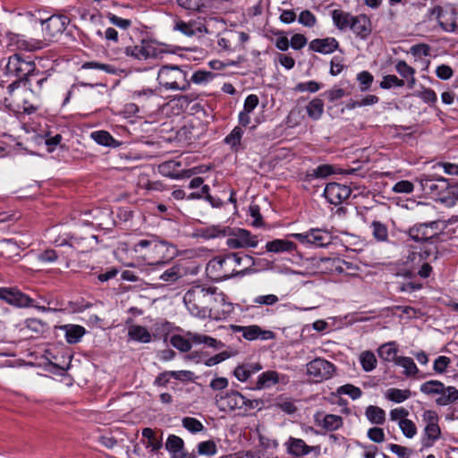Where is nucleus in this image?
Returning a JSON list of instances; mask_svg holds the SVG:
<instances>
[{"label": "nucleus", "mask_w": 458, "mask_h": 458, "mask_svg": "<svg viewBox=\"0 0 458 458\" xmlns=\"http://www.w3.org/2000/svg\"><path fill=\"white\" fill-rule=\"evenodd\" d=\"M191 338L186 339L185 337H183L180 335H173L170 340L171 344L174 348H176L177 350L183 352L191 350Z\"/></svg>", "instance_id": "nucleus-59"}, {"label": "nucleus", "mask_w": 458, "mask_h": 458, "mask_svg": "<svg viewBox=\"0 0 458 458\" xmlns=\"http://www.w3.org/2000/svg\"><path fill=\"white\" fill-rule=\"evenodd\" d=\"M259 103V97L255 94L247 96L243 103V108L239 113L238 122L242 127H246L250 123V114L255 110Z\"/></svg>", "instance_id": "nucleus-24"}, {"label": "nucleus", "mask_w": 458, "mask_h": 458, "mask_svg": "<svg viewBox=\"0 0 458 458\" xmlns=\"http://www.w3.org/2000/svg\"><path fill=\"white\" fill-rule=\"evenodd\" d=\"M350 30L361 39L367 38L371 32V21L366 14L354 15Z\"/></svg>", "instance_id": "nucleus-22"}, {"label": "nucleus", "mask_w": 458, "mask_h": 458, "mask_svg": "<svg viewBox=\"0 0 458 458\" xmlns=\"http://www.w3.org/2000/svg\"><path fill=\"white\" fill-rule=\"evenodd\" d=\"M311 264L317 267L319 273H337L344 272L343 265L346 264L344 260L339 258H313Z\"/></svg>", "instance_id": "nucleus-19"}, {"label": "nucleus", "mask_w": 458, "mask_h": 458, "mask_svg": "<svg viewBox=\"0 0 458 458\" xmlns=\"http://www.w3.org/2000/svg\"><path fill=\"white\" fill-rule=\"evenodd\" d=\"M307 375L315 382H322L333 377L335 366L330 361L316 358L310 361L307 365Z\"/></svg>", "instance_id": "nucleus-14"}, {"label": "nucleus", "mask_w": 458, "mask_h": 458, "mask_svg": "<svg viewBox=\"0 0 458 458\" xmlns=\"http://www.w3.org/2000/svg\"><path fill=\"white\" fill-rule=\"evenodd\" d=\"M308 116L316 121L321 118L324 113V102L318 98H313L306 106Z\"/></svg>", "instance_id": "nucleus-47"}, {"label": "nucleus", "mask_w": 458, "mask_h": 458, "mask_svg": "<svg viewBox=\"0 0 458 458\" xmlns=\"http://www.w3.org/2000/svg\"><path fill=\"white\" fill-rule=\"evenodd\" d=\"M309 47L314 52L329 55L338 49L339 43L335 38L327 37L311 40Z\"/></svg>", "instance_id": "nucleus-23"}, {"label": "nucleus", "mask_w": 458, "mask_h": 458, "mask_svg": "<svg viewBox=\"0 0 458 458\" xmlns=\"http://www.w3.org/2000/svg\"><path fill=\"white\" fill-rule=\"evenodd\" d=\"M90 136L98 145L110 148H117L120 146V142L106 131H93Z\"/></svg>", "instance_id": "nucleus-39"}, {"label": "nucleus", "mask_w": 458, "mask_h": 458, "mask_svg": "<svg viewBox=\"0 0 458 458\" xmlns=\"http://www.w3.org/2000/svg\"><path fill=\"white\" fill-rule=\"evenodd\" d=\"M322 88V85L315 81H309L304 82H300L295 86V90L299 92H310L315 93L318 92Z\"/></svg>", "instance_id": "nucleus-64"}, {"label": "nucleus", "mask_w": 458, "mask_h": 458, "mask_svg": "<svg viewBox=\"0 0 458 458\" xmlns=\"http://www.w3.org/2000/svg\"><path fill=\"white\" fill-rule=\"evenodd\" d=\"M371 229L373 236L380 242L386 241L388 237L387 227L385 224L379 221H373L371 223Z\"/></svg>", "instance_id": "nucleus-57"}, {"label": "nucleus", "mask_w": 458, "mask_h": 458, "mask_svg": "<svg viewBox=\"0 0 458 458\" xmlns=\"http://www.w3.org/2000/svg\"><path fill=\"white\" fill-rule=\"evenodd\" d=\"M415 96L429 106H434L437 101L436 92L429 88H422L421 90L415 93Z\"/></svg>", "instance_id": "nucleus-58"}, {"label": "nucleus", "mask_w": 458, "mask_h": 458, "mask_svg": "<svg viewBox=\"0 0 458 458\" xmlns=\"http://www.w3.org/2000/svg\"><path fill=\"white\" fill-rule=\"evenodd\" d=\"M422 192L425 195L439 199L443 203L448 202L446 197L447 190L449 189L448 180L438 176L422 174L416 179Z\"/></svg>", "instance_id": "nucleus-6"}, {"label": "nucleus", "mask_w": 458, "mask_h": 458, "mask_svg": "<svg viewBox=\"0 0 458 458\" xmlns=\"http://www.w3.org/2000/svg\"><path fill=\"white\" fill-rule=\"evenodd\" d=\"M185 275L184 269L180 265H174L165 270L159 279L165 283H174Z\"/></svg>", "instance_id": "nucleus-46"}, {"label": "nucleus", "mask_w": 458, "mask_h": 458, "mask_svg": "<svg viewBox=\"0 0 458 458\" xmlns=\"http://www.w3.org/2000/svg\"><path fill=\"white\" fill-rule=\"evenodd\" d=\"M334 166L330 165H320L311 171L308 176L311 179L326 178L335 174Z\"/></svg>", "instance_id": "nucleus-56"}, {"label": "nucleus", "mask_w": 458, "mask_h": 458, "mask_svg": "<svg viewBox=\"0 0 458 458\" xmlns=\"http://www.w3.org/2000/svg\"><path fill=\"white\" fill-rule=\"evenodd\" d=\"M156 238L157 236L150 235L148 239H141L134 243L132 250L135 252H140L141 250H146V254L148 256L149 250H152V244H154Z\"/></svg>", "instance_id": "nucleus-63"}, {"label": "nucleus", "mask_w": 458, "mask_h": 458, "mask_svg": "<svg viewBox=\"0 0 458 458\" xmlns=\"http://www.w3.org/2000/svg\"><path fill=\"white\" fill-rule=\"evenodd\" d=\"M175 254V248L166 241H161L156 238L152 250H149L148 258L153 261L148 265L152 267L153 270L162 268Z\"/></svg>", "instance_id": "nucleus-10"}, {"label": "nucleus", "mask_w": 458, "mask_h": 458, "mask_svg": "<svg viewBox=\"0 0 458 458\" xmlns=\"http://www.w3.org/2000/svg\"><path fill=\"white\" fill-rule=\"evenodd\" d=\"M422 421L425 425L421 437L422 448H429L434 445L441 437V429L438 425L439 417L437 411L426 410L422 413Z\"/></svg>", "instance_id": "nucleus-9"}, {"label": "nucleus", "mask_w": 458, "mask_h": 458, "mask_svg": "<svg viewBox=\"0 0 458 458\" xmlns=\"http://www.w3.org/2000/svg\"><path fill=\"white\" fill-rule=\"evenodd\" d=\"M143 39L139 45L128 46L124 48V54L128 57H131L139 61H146V55L144 52Z\"/></svg>", "instance_id": "nucleus-50"}, {"label": "nucleus", "mask_w": 458, "mask_h": 458, "mask_svg": "<svg viewBox=\"0 0 458 458\" xmlns=\"http://www.w3.org/2000/svg\"><path fill=\"white\" fill-rule=\"evenodd\" d=\"M60 329L64 333L65 340L70 344L79 343L86 334L85 327L80 325L66 324L61 326Z\"/></svg>", "instance_id": "nucleus-28"}, {"label": "nucleus", "mask_w": 458, "mask_h": 458, "mask_svg": "<svg viewBox=\"0 0 458 458\" xmlns=\"http://www.w3.org/2000/svg\"><path fill=\"white\" fill-rule=\"evenodd\" d=\"M351 193L352 190L349 186L337 182H329L326 185L323 195L330 204L338 206L347 200Z\"/></svg>", "instance_id": "nucleus-18"}, {"label": "nucleus", "mask_w": 458, "mask_h": 458, "mask_svg": "<svg viewBox=\"0 0 458 458\" xmlns=\"http://www.w3.org/2000/svg\"><path fill=\"white\" fill-rule=\"evenodd\" d=\"M182 423L183 428L191 433L200 432L204 428L203 424L199 420L192 417L183 418Z\"/></svg>", "instance_id": "nucleus-61"}, {"label": "nucleus", "mask_w": 458, "mask_h": 458, "mask_svg": "<svg viewBox=\"0 0 458 458\" xmlns=\"http://www.w3.org/2000/svg\"><path fill=\"white\" fill-rule=\"evenodd\" d=\"M30 21H39L42 25V32L45 39L52 40L56 36L62 34L67 25L70 23V19L66 15H52L47 20L37 19L31 13H26L24 14Z\"/></svg>", "instance_id": "nucleus-7"}, {"label": "nucleus", "mask_w": 458, "mask_h": 458, "mask_svg": "<svg viewBox=\"0 0 458 458\" xmlns=\"http://www.w3.org/2000/svg\"><path fill=\"white\" fill-rule=\"evenodd\" d=\"M233 332L242 333V336L249 341L257 339L267 340L274 336L273 332L269 330H263L257 325H251L247 327L242 326H233Z\"/></svg>", "instance_id": "nucleus-20"}, {"label": "nucleus", "mask_w": 458, "mask_h": 458, "mask_svg": "<svg viewBox=\"0 0 458 458\" xmlns=\"http://www.w3.org/2000/svg\"><path fill=\"white\" fill-rule=\"evenodd\" d=\"M180 166L181 163L179 161L168 160L161 163L158 165V172L165 177L179 179L182 177V174L179 171Z\"/></svg>", "instance_id": "nucleus-37"}, {"label": "nucleus", "mask_w": 458, "mask_h": 458, "mask_svg": "<svg viewBox=\"0 0 458 458\" xmlns=\"http://www.w3.org/2000/svg\"><path fill=\"white\" fill-rule=\"evenodd\" d=\"M207 294L210 297L208 299V311L218 309L219 306L227 308L226 311L231 310L232 304L226 301L225 295L222 292H218L216 287H207Z\"/></svg>", "instance_id": "nucleus-29"}, {"label": "nucleus", "mask_w": 458, "mask_h": 458, "mask_svg": "<svg viewBox=\"0 0 458 458\" xmlns=\"http://www.w3.org/2000/svg\"><path fill=\"white\" fill-rule=\"evenodd\" d=\"M227 236L226 245L230 249L255 248L259 244L258 236L246 229H231L227 232Z\"/></svg>", "instance_id": "nucleus-13"}, {"label": "nucleus", "mask_w": 458, "mask_h": 458, "mask_svg": "<svg viewBox=\"0 0 458 458\" xmlns=\"http://www.w3.org/2000/svg\"><path fill=\"white\" fill-rule=\"evenodd\" d=\"M216 404L223 411H238L239 414L245 413L250 410L257 408L260 402L250 400L235 390H226L215 396Z\"/></svg>", "instance_id": "nucleus-4"}, {"label": "nucleus", "mask_w": 458, "mask_h": 458, "mask_svg": "<svg viewBox=\"0 0 458 458\" xmlns=\"http://www.w3.org/2000/svg\"><path fill=\"white\" fill-rule=\"evenodd\" d=\"M0 300L18 308L33 306V300L17 287H0Z\"/></svg>", "instance_id": "nucleus-17"}, {"label": "nucleus", "mask_w": 458, "mask_h": 458, "mask_svg": "<svg viewBox=\"0 0 458 458\" xmlns=\"http://www.w3.org/2000/svg\"><path fill=\"white\" fill-rule=\"evenodd\" d=\"M359 361L365 372H371L377 365L376 355L371 351L361 352L359 355Z\"/></svg>", "instance_id": "nucleus-45"}, {"label": "nucleus", "mask_w": 458, "mask_h": 458, "mask_svg": "<svg viewBox=\"0 0 458 458\" xmlns=\"http://www.w3.org/2000/svg\"><path fill=\"white\" fill-rule=\"evenodd\" d=\"M286 445L288 453L294 456H304L318 448V446H310L302 439L292 437H289Z\"/></svg>", "instance_id": "nucleus-27"}, {"label": "nucleus", "mask_w": 458, "mask_h": 458, "mask_svg": "<svg viewBox=\"0 0 458 458\" xmlns=\"http://www.w3.org/2000/svg\"><path fill=\"white\" fill-rule=\"evenodd\" d=\"M289 238H293L307 248H323L332 242V235L327 230L310 228L303 233H290Z\"/></svg>", "instance_id": "nucleus-8"}, {"label": "nucleus", "mask_w": 458, "mask_h": 458, "mask_svg": "<svg viewBox=\"0 0 458 458\" xmlns=\"http://www.w3.org/2000/svg\"><path fill=\"white\" fill-rule=\"evenodd\" d=\"M262 366L259 362H249L238 365L233 370V376L241 382L248 381L254 374L260 371Z\"/></svg>", "instance_id": "nucleus-26"}, {"label": "nucleus", "mask_w": 458, "mask_h": 458, "mask_svg": "<svg viewBox=\"0 0 458 458\" xmlns=\"http://www.w3.org/2000/svg\"><path fill=\"white\" fill-rule=\"evenodd\" d=\"M408 234L414 242L425 244L419 253L420 259H426L430 256L437 258L436 242L438 239L437 222L415 225L409 229Z\"/></svg>", "instance_id": "nucleus-2"}, {"label": "nucleus", "mask_w": 458, "mask_h": 458, "mask_svg": "<svg viewBox=\"0 0 458 458\" xmlns=\"http://www.w3.org/2000/svg\"><path fill=\"white\" fill-rule=\"evenodd\" d=\"M314 421L317 426L327 431H335L344 425V420L341 416L335 414H324L323 412H317L314 415Z\"/></svg>", "instance_id": "nucleus-21"}, {"label": "nucleus", "mask_w": 458, "mask_h": 458, "mask_svg": "<svg viewBox=\"0 0 458 458\" xmlns=\"http://www.w3.org/2000/svg\"><path fill=\"white\" fill-rule=\"evenodd\" d=\"M266 250L268 252H293L297 250V245L287 239H276L266 243Z\"/></svg>", "instance_id": "nucleus-31"}, {"label": "nucleus", "mask_w": 458, "mask_h": 458, "mask_svg": "<svg viewBox=\"0 0 458 458\" xmlns=\"http://www.w3.org/2000/svg\"><path fill=\"white\" fill-rule=\"evenodd\" d=\"M394 364L403 369V373L407 377H414L419 373V369L411 357L399 356Z\"/></svg>", "instance_id": "nucleus-43"}, {"label": "nucleus", "mask_w": 458, "mask_h": 458, "mask_svg": "<svg viewBox=\"0 0 458 458\" xmlns=\"http://www.w3.org/2000/svg\"><path fill=\"white\" fill-rule=\"evenodd\" d=\"M77 13L80 16V18L83 21H89V22L93 24H99L102 22V15L98 11L90 12L88 9L85 8H79L77 10Z\"/></svg>", "instance_id": "nucleus-52"}, {"label": "nucleus", "mask_w": 458, "mask_h": 458, "mask_svg": "<svg viewBox=\"0 0 458 458\" xmlns=\"http://www.w3.org/2000/svg\"><path fill=\"white\" fill-rule=\"evenodd\" d=\"M404 81L399 79L396 75L388 74L382 78L379 83V87L383 89H390L393 88H402L404 86Z\"/></svg>", "instance_id": "nucleus-51"}, {"label": "nucleus", "mask_w": 458, "mask_h": 458, "mask_svg": "<svg viewBox=\"0 0 458 458\" xmlns=\"http://www.w3.org/2000/svg\"><path fill=\"white\" fill-rule=\"evenodd\" d=\"M98 242V237L94 234L81 236L75 233L59 236L55 243L56 246H69L78 253L89 252Z\"/></svg>", "instance_id": "nucleus-11"}, {"label": "nucleus", "mask_w": 458, "mask_h": 458, "mask_svg": "<svg viewBox=\"0 0 458 458\" xmlns=\"http://www.w3.org/2000/svg\"><path fill=\"white\" fill-rule=\"evenodd\" d=\"M215 76V73L209 71L197 70L192 73L189 81L190 83L192 82L196 85L205 86L210 81H212Z\"/></svg>", "instance_id": "nucleus-48"}, {"label": "nucleus", "mask_w": 458, "mask_h": 458, "mask_svg": "<svg viewBox=\"0 0 458 458\" xmlns=\"http://www.w3.org/2000/svg\"><path fill=\"white\" fill-rule=\"evenodd\" d=\"M433 13L437 14V22L444 31L458 33V13L453 6H437Z\"/></svg>", "instance_id": "nucleus-16"}, {"label": "nucleus", "mask_w": 458, "mask_h": 458, "mask_svg": "<svg viewBox=\"0 0 458 458\" xmlns=\"http://www.w3.org/2000/svg\"><path fill=\"white\" fill-rule=\"evenodd\" d=\"M411 396L409 389L389 388L385 392V397L388 401L395 403H401Z\"/></svg>", "instance_id": "nucleus-44"}, {"label": "nucleus", "mask_w": 458, "mask_h": 458, "mask_svg": "<svg viewBox=\"0 0 458 458\" xmlns=\"http://www.w3.org/2000/svg\"><path fill=\"white\" fill-rule=\"evenodd\" d=\"M146 60L162 58L167 50L164 45L150 39H143Z\"/></svg>", "instance_id": "nucleus-33"}, {"label": "nucleus", "mask_w": 458, "mask_h": 458, "mask_svg": "<svg viewBox=\"0 0 458 458\" xmlns=\"http://www.w3.org/2000/svg\"><path fill=\"white\" fill-rule=\"evenodd\" d=\"M399 427L403 434L407 438H412L417 434V428L415 423L409 419L401 420L399 421Z\"/></svg>", "instance_id": "nucleus-60"}, {"label": "nucleus", "mask_w": 458, "mask_h": 458, "mask_svg": "<svg viewBox=\"0 0 458 458\" xmlns=\"http://www.w3.org/2000/svg\"><path fill=\"white\" fill-rule=\"evenodd\" d=\"M243 133L242 126H235L224 139V142L230 147L233 152L237 153L244 148L242 144Z\"/></svg>", "instance_id": "nucleus-34"}, {"label": "nucleus", "mask_w": 458, "mask_h": 458, "mask_svg": "<svg viewBox=\"0 0 458 458\" xmlns=\"http://www.w3.org/2000/svg\"><path fill=\"white\" fill-rule=\"evenodd\" d=\"M356 79L360 84V90L361 92L369 90L374 81L373 75L368 71L359 72Z\"/></svg>", "instance_id": "nucleus-53"}, {"label": "nucleus", "mask_w": 458, "mask_h": 458, "mask_svg": "<svg viewBox=\"0 0 458 458\" xmlns=\"http://www.w3.org/2000/svg\"><path fill=\"white\" fill-rule=\"evenodd\" d=\"M365 416L372 424L383 425L386 421V411L378 406H368L365 410Z\"/></svg>", "instance_id": "nucleus-41"}, {"label": "nucleus", "mask_w": 458, "mask_h": 458, "mask_svg": "<svg viewBox=\"0 0 458 458\" xmlns=\"http://www.w3.org/2000/svg\"><path fill=\"white\" fill-rule=\"evenodd\" d=\"M441 394H437L435 402L438 406H447L458 400V389L455 386H445L443 384Z\"/></svg>", "instance_id": "nucleus-32"}, {"label": "nucleus", "mask_w": 458, "mask_h": 458, "mask_svg": "<svg viewBox=\"0 0 458 458\" xmlns=\"http://www.w3.org/2000/svg\"><path fill=\"white\" fill-rule=\"evenodd\" d=\"M443 384L438 380H429L421 384L420 390L427 395H437V394H441L440 391L443 389Z\"/></svg>", "instance_id": "nucleus-49"}, {"label": "nucleus", "mask_w": 458, "mask_h": 458, "mask_svg": "<svg viewBox=\"0 0 458 458\" xmlns=\"http://www.w3.org/2000/svg\"><path fill=\"white\" fill-rule=\"evenodd\" d=\"M431 47L429 45L425 43L416 44L411 47L410 53L415 58H422L430 55Z\"/></svg>", "instance_id": "nucleus-62"}, {"label": "nucleus", "mask_w": 458, "mask_h": 458, "mask_svg": "<svg viewBox=\"0 0 458 458\" xmlns=\"http://www.w3.org/2000/svg\"><path fill=\"white\" fill-rule=\"evenodd\" d=\"M237 260L236 253L216 256L207 264V276L213 281L220 282L235 276L246 275V269H237Z\"/></svg>", "instance_id": "nucleus-1"}, {"label": "nucleus", "mask_w": 458, "mask_h": 458, "mask_svg": "<svg viewBox=\"0 0 458 458\" xmlns=\"http://www.w3.org/2000/svg\"><path fill=\"white\" fill-rule=\"evenodd\" d=\"M142 445L151 454H157L163 446L162 438L157 437L150 428H145L142 430Z\"/></svg>", "instance_id": "nucleus-25"}, {"label": "nucleus", "mask_w": 458, "mask_h": 458, "mask_svg": "<svg viewBox=\"0 0 458 458\" xmlns=\"http://www.w3.org/2000/svg\"><path fill=\"white\" fill-rule=\"evenodd\" d=\"M353 16L351 13L340 9H335L331 12L333 24L337 30L342 31L350 30Z\"/></svg>", "instance_id": "nucleus-30"}, {"label": "nucleus", "mask_w": 458, "mask_h": 458, "mask_svg": "<svg viewBox=\"0 0 458 458\" xmlns=\"http://www.w3.org/2000/svg\"><path fill=\"white\" fill-rule=\"evenodd\" d=\"M234 38L233 36V30L224 31L217 36V46L220 48V51L225 53H233L237 51Z\"/></svg>", "instance_id": "nucleus-38"}, {"label": "nucleus", "mask_w": 458, "mask_h": 458, "mask_svg": "<svg viewBox=\"0 0 458 458\" xmlns=\"http://www.w3.org/2000/svg\"><path fill=\"white\" fill-rule=\"evenodd\" d=\"M198 454L199 455L213 456L217 453V447L214 441L207 440L202 441L197 445Z\"/></svg>", "instance_id": "nucleus-54"}, {"label": "nucleus", "mask_w": 458, "mask_h": 458, "mask_svg": "<svg viewBox=\"0 0 458 458\" xmlns=\"http://www.w3.org/2000/svg\"><path fill=\"white\" fill-rule=\"evenodd\" d=\"M398 348L394 341L383 344L377 349L378 356L386 362H394L397 360Z\"/></svg>", "instance_id": "nucleus-36"}, {"label": "nucleus", "mask_w": 458, "mask_h": 458, "mask_svg": "<svg viewBox=\"0 0 458 458\" xmlns=\"http://www.w3.org/2000/svg\"><path fill=\"white\" fill-rule=\"evenodd\" d=\"M338 394H345L350 396L352 400H357L362 395V391L360 387L352 384H345L341 386L336 390Z\"/></svg>", "instance_id": "nucleus-55"}, {"label": "nucleus", "mask_w": 458, "mask_h": 458, "mask_svg": "<svg viewBox=\"0 0 458 458\" xmlns=\"http://www.w3.org/2000/svg\"><path fill=\"white\" fill-rule=\"evenodd\" d=\"M208 299L207 287L196 285L185 293L183 302L191 315L205 318L208 312Z\"/></svg>", "instance_id": "nucleus-5"}, {"label": "nucleus", "mask_w": 458, "mask_h": 458, "mask_svg": "<svg viewBox=\"0 0 458 458\" xmlns=\"http://www.w3.org/2000/svg\"><path fill=\"white\" fill-rule=\"evenodd\" d=\"M165 449L171 454L172 458L185 457L183 440L175 435H169L165 442Z\"/></svg>", "instance_id": "nucleus-35"}, {"label": "nucleus", "mask_w": 458, "mask_h": 458, "mask_svg": "<svg viewBox=\"0 0 458 458\" xmlns=\"http://www.w3.org/2000/svg\"><path fill=\"white\" fill-rule=\"evenodd\" d=\"M128 335L130 339L140 343H149L151 341V335L145 327L133 325L129 327Z\"/></svg>", "instance_id": "nucleus-42"}, {"label": "nucleus", "mask_w": 458, "mask_h": 458, "mask_svg": "<svg viewBox=\"0 0 458 458\" xmlns=\"http://www.w3.org/2000/svg\"><path fill=\"white\" fill-rule=\"evenodd\" d=\"M187 65H163L157 73L158 83L169 90L187 91L191 88Z\"/></svg>", "instance_id": "nucleus-3"}, {"label": "nucleus", "mask_w": 458, "mask_h": 458, "mask_svg": "<svg viewBox=\"0 0 458 458\" xmlns=\"http://www.w3.org/2000/svg\"><path fill=\"white\" fill-rule=\"evenodd\" d=\"M231 231L230 227L222 226L220 225H211L199 230V236L206 240L224 237L227 235V232Z\"/></svg>", "instance_id": "nucleus-40"}, {"label": "nucleus", "mask_w": 458, "mask_h": 458, "mask_svg": "<svg viewBox=\"0 0 458 458\" xmlns=\"http://www.w3.org/2000/svg\"><path fill=\"white\" fill-rule=\"evenodd\" d=\"M36 69L33 61L25 60L19 54L11 55L5 65V75L13 76L16 80L22 81L28 76L32 75Z\"/></svg>", "instance_id": "nucleus-12"}, {"label": "nucleus", "mask_w": 458, "mask_h": 458, "mask_svg": "<svg viewBox=\"0 0 458 458\" xmlns=\"http://www.w3.org/2000/svg\"><path fill=\"white\" fill-rule=\"evenodd\" d=\"M289 382L290 377L287 374L279 373L276 370H267L259 375L254 389H269L273 386L282 389Z\"/></svg>", "instance_id": "nucleus-15"}]
</instances>
